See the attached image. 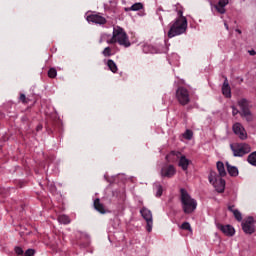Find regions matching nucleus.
Listing matches in <instances>:
<instances>
[{
	"mask_svg": "<svg viewBox=\"0 0 256 256\" xmlns=\"http://www.w3.org/2000/svg\"><path fill=\"white\" fill-rule=\"evenodd\" d=\"M180 201L182 203V210L186 215L193 213L197 209V200L193 199L186 189H180Z\"/></svg>",
	"mask_w": 256,
	"mask_h": 256,
	"instance_id": "1",
	"label": "nucleus"
},
{
	"mask_svg": "<svg viewBox=\"0 0 256 256\" xmlns=\"http://www.w3.org/2000/svg\"><path fill=\"white\" fill-rule=\"evenodd\" d=\"M187 31V18H177L174 22L170 24V29L168 31L169 39L177 37L178 35H183Z\"/></svg>",
	"mask_w": 256,
	"mask_h": 256,
	"instance_id": "2",
	"label": "nucleus"
},
{
	"mask_svg": "<svg viewBox=\"0 0 256 256\" xmlns=\"http://www.w3.org/2000/svg\"><path fill=\"white\" fill-rule=\"evenodd\" d=\"M230 149L233 153V157H245V155H249L251 146L247 143H233L230 144Z\"/></svg>",
	"mask_w": 256,
	"mask_h": 256,
	"instance_id": "3",
	"label": "nucleus"
},
{
	"mask_svg": "<svg viewBox=\"0 0 256 256\" xmlns=\"http://www.w3.org/2000/svg\"><path fill=\"white\" fill-rule=\"evenodd\" d=\"M238 105L241 109L240 116L246 119L247 123H251L253 121V113H251L249 100L242 98L238 101Z\"/></svg>",
	"mask_w": 256,
	"mask_h": 256,
	"instance_id": "4",
	"label": "nucleus"
},
{
	"mask_svg": "<svg viewBox=\"0 0 256 256\" xmlns=\"http://www.w3.org/2000/svg\"><path fill=\"white\" fill-rule=\"evenodd\" d=\"M176 99L183 107H185V105H189V103H191V95L189 94V90H187L185 87H179L176 90Z\"/></svg>",
	"mask_w": 256,
	"mask_h": 256,
	"instance_id": "5",
	"label": "nucleus"
},
{
	"mask_svg": "<svg viewBox=\"0 0 256 256\" xmlns=\"http://www.w3.org/2000/svg\"><path fill=\"white\" fill-rule=\"evenodd\" d=\"M114 33L116 34L117 43L119 45H123V47H131V42H129V37L123 28L117 27L114 29Z\"/></svg>",
	"mask_w": 256,
	"mask_h": 256,
	"instance_id": "6",
	"label": "nucleus"
},
{
	"mask_svg": "<svg viewBox=\"0 0 256 256\" xmlns=\"http://www.w3.org/2000/svg\"><path fill=\"white\" fill-rule=\"evenodd\" d=\"M209 182L214 185L218 193H223L225 191V180L222 177L215 175V173H210Z\"/></svg>",
	"mask_w": 256,
	"mask_h": 256,
	"instance_id": "7",
	"label": "nucleus"
},
{
	"mask_svg": "<svg viewBox=\"0 0 256 256\" xmlns=\"http://www.w3.org/2000/svg\"><path fill=\"white\" fill-rule=\"evenodd\" d=\"M140 214L146 221V231H148V233H151V231H153V213H151V210L143 207L140 210Z\"/></svg>",
	"mask_w": 256,
	"mask_h": 256,
	"instance_id": "8",
	"label": "nucleus"
},
{
	"mask_svg": "<svg viewBox=\"0 0 256 256\" xmlns=\"http://www.w3.org/2000/svg\"><path fill=\"white\" fill-rule=\"evenodd\" d=\"M171 155H174L179 159V167H181L182 171H187L189 169V165L191 164V160L187 159V157H185L184 155H181V152H175L172 151L169 155L166 156V159H169V157H171Z\"/></svg>",
	"mask_w": 256,
	"mask_h": 256,
	"instance_id": "9",
	"label": "nucleus"
},
{
	"mask_svg": "<svg viewBox=\"0 0 256 256\" xmlns=\"http://www.w3.org/2000/svg\"><path fill=\"white\" fill-rule=\"evenodd\" d=\"M242 229L246 235H253L255 233V219L249 216L242 222Z\"/></svg>",
	"mask_w": 256,
	"mask_h": 256,
	"instance_id": "10",
	"label": "nucleus"
},
{
	"mask_svg": "<svg viewBox=\"0 0 256 256\" xmlns=\"http://www.w3.org/2000/svg\"><path fill=\"white\" fill-rule=\"evenodd\" d=\"M235 135H238L239 139H241L242 141H245V139H247V131H245V128L243 127V125H241V123L236 122L233 127H232Z\"/></svg>",
	"mask_w": 256,
	"mask_h": 256,
	"instance_id": "11",
	"label": "nucleus"
},
{
	"mask_svg": "<svg viewBox=\"0 0 256 256\" xmlns=\"http://www.w3.org/2000/svg\"><path fill=\"white\" fill-rule=\"evenodd\" d=\"M88 23H95L96 25H105L107 23V19L101 16V14H90L87 16Z\"/></svg>",
	"mask_w": 256,
	"mask_h": 256,
	"instance_id": "12",
	"label": "nucleus"
},
{
	"mask_svg": "<svg viewBox=\"0 0 256 256\" xmlns=\"http://www.w3.org/2000/svg\"><path fill=\"white\" fill-rule=\"evenodd\" d=\"M175 173H177V170L175 169V166L173 165H165L161 169V176L167 177L168 179H171V177H174Z\"/></svg>",
	"mask_w": 256,
	"mask_h": 256,
	"instance_id": "13",
	"label": "nucleus"
},
{
	"mask_svg": "<svg viewBox=\"0 0 256 256\" xmlns=\"http://www.w3.org/2000/svg\"><path fill=\"white\" fill-rule=\"evenodd\" d=\"M217 228L224 233V235H227L228 237H233L235 235V228L231 225H222L218 224Z\"/></svg>",
	"mask_w": 256,
	"mask_h": 256,
	"instance_id": "14",
	"label": "nucleus"
},
{
	"mask_svg": "<svg viewBox=\"0 0 256 256\" xmlns=\"http://www.w3.org/2000/svg\"><path fill=\"white\" fill-rule=\"evenodd\" d=\"M227 5H229V0H219L218 3L214 5V9H216L220 15H225L227 11L225 7H227Z\"/></svg>",
	"mask_w": 256,
	"mask_h": 256,
	"instance_id": "15",
	"label": "nucleus"
},
{
	"mask_svg": "<svg viewBox=\"0 0 256 256\" xmlns=\"http://www.w3.org/2000/svg\"><path fill=\"white\" fill-rule=\"evenodd\" d=\"M226 168L230 177H237L239 175V169L236 166L229 164V162H226Z\"/></svg>",
	"mask_w": 256,
	"mask_h": 256,
	"instance_id": "16",
	"label": "nucleus"
},
{
	"mask_svg": "<svg viewBox=\"0 0 256 256\" xmlns=\"http://www.w3.org/2000/svg\"><path fill=\"white\" fill-rule=\"evenodd\" d=\"M94 209L98 211V213L105 215V206L101 203V200L99 198H96L94 200Z\"/></svg>",
	"mask_w": 256,
	"mask_h": 256,
	"instance_id": "17",
	"label": "nucleus"
},
{
	"mask_svg": "<svg viewBox=\"0 0 256 256\" xmlns=\"http://www.w3.org/2000/svg\"><path fill=\"white\" fill-rule=\"evenodd\" d=\"M222 93L225 95L227 98L231 97V87L229 86V81L227 78H225V81L222 86Z\"/></svg>",
	"mask_w": 256,
	"mask_h": 256,
	"instance_id": "18",
	"label": "nucleus"
},
{
	"mask_svg": "<svg viewBox=\"0 0 256 256\" xmlns=\"http://www.w3.org/2000/svg\"><path fill=\"white\" fill-rule=\"evenodd\" d=\"M217 171L219 173V177H226L227 176V171L225 170V164L223 162L218 161L216 164Z\"/></svg>",
	"mask_w": 256,
	"mask_h": 256,
	"instance_id": "19",
	"label": "nucleus"
},
{
	"mask_svg": "<svg viewBox=\"0 0 256 256\" xmlns=\"http://www.w3.org/2000/svg\"><path fill=\"white\" fill-rule=\"evenodd\" d=\"M107 67H108V69H110V71L112 73H117V71H119V68L117 67V64L112 59H109L107 61Z\"/></svg>",
	"mask_w": 256,
	"mask_h": 256,
	"instance_id": "20",
	"label": "nucleus"
},
{
	"mask_svg": "<svg viewBox=\"0 0 256 256\" xmlns=\"http://www.w3.org/2000/svg\"><path fill=\"white\" fill-rule=\"evenodd\" d=\"M58 221L59 223H62V225H69V223H71V218L65 214H62L58 216Z\"/></svg>",
	"mask_w": 256,
	"mask_h": 256,
	"instance_id": "21",
	"label": "nucleus"
},
{
	"mask_svg": "<svg viewBox=\"0 0 256 256\" xmlns=\"http://www.w3.org/2000/svg\"><path fill=\"white\" fill-rule=\"evenodd\" d=\"M143 9V3L137 2L133 4L130 8H126V11H141Z\"/></svg>",
	"mask_w": 256,
	"mask_h": 256,
	"instance_id": "22",
	"label": "nucleus"
},
{
	"mask_svg": "<svg viewBox=\"0 0 256 256\" xmlns=\"http://www.w3.org/2000/svg\"><path fill=\"white\" fill-rule=\"evenodd\" d=\"M247 161L250 165H253V167H256V151L248 155Z\"/></svg>",
	"mask_w": 256,
	"mask_h": 256,
	"instance_id": "23",
	"label": "nucleus"
},
{
	"mask_svg": "<svg viewBox=\"0 0 256 256\" xmlns=\"http://www.w3.org/2000/svg\"><path fill=\"white\" fill-rule=\"evenodd\" d=\"M48 77H49L50 79H55V78L57 77V69H55V68H50V69L48 70Z\"/></svg>",
	"mask_w": 256,
	"mask_h": 256,
	"instance_id": "24",
	"label": "nucleus"
},
{
	"mask_svg": "<svg viewBox=\"0 0 256 256\" xmlns=\"http://www.w3.org/2000/svg\"><path fill=\"white\" fill-rule=\"evenodd\" d=\"M183 137H184V139L191 141V139H193V131L186 130L185 133L183 134Z\"/></svg>",
	"mask_w": 256,
	"mask_h": 256,
	"instance_id": "25",
	"label": "nucleus"
},
{
	"mask_svg": "<svg viewBox=\"0 0 256 256\" xmlns=\"http://www.w3.org/2000/svg\"><path fill=\"white\" fill-rule=\"evenodd\" d=\"M233 215L236 221H243V216L241 215V212H239V210H234Z\"/></svg>",
	"mask_w": 256,
	"mask_h": 256,
	"instance_id": "26",
	"label": "nucleus"
},
{
	"mask_svg": "<svg viewBox=\"0 0 256 256\" xmlns=\"http://www.w3.org/2000/svg\"><path fill=\"white\" fill-rule=\"evenodd\" d=\"M102 55H104V57H111V55H113V53L111 52V47H106L103 50Z\"/></svg>",
	"mask_w": 256,
	"mask_h": 256,
	"instance_id": "27",
	"label": "nucleus"
},
{
	"mask_svg": "<svg viewBox=\"0 0 256 256\" xmlns=\"http://www.w3.org/2000/svg\"><path fill=\"white\" fill-rule=\"evenodd\" d=\"M19 101H21V103H23L24 105H27V103H29V99L23 93L20 94Z\"/></svg>",
	"mask_w": 256,
	"mask_h": 256,
	"instance_id": "28",
	"label": "nucleus"
},
{
	"mask_svg": "<svg viewBox=\"0 0 256 256\" xmlns=\"http://www.w3.org/2000/svg\"><path fill=\"white\" fill-rule=\"evenodd\" d=\"M181 229H183L184 231H192L191 224H189V222L182 223Z\"/></svg>",
	"mask_w": 256,
	"mask_h": 256,
	"instance_id": "29",
	"label": "nucleus"
},
{
	"mask_svg": "<svg viewBox=\"0 0 256 256\" xmlns=\"http://www.w3.org/2000/svg\"><path fill=\"white\" fill-rule=\"evenodd\" d=\"M161 195H163V186L158 185L157 186L156 197H161Z\"/></svg>",
	"mask_w": 256,
	"mask_h": 256,
	"instance_id": "30",
	"label": "nucleus"
},
{
	"mask_svg": "<svg viewBox=\"0 0 256 256\" xmlns=\"http://www.w3.org/2000/svg\"><path fill=\"white\" fill-rule=\"evenodd\" d=\"M15 253H16V255H18V256H23L25 252L23 251V248H21V247H15Z\"/></svg>",
	"mask_w": 256,
	"mask_h": 256,
	"instance_id": "31",
	"label": "nucleus"
},
{
	"mask_svg": "<svg viewBox=\"0 0 256 256\" xmlns=\"http://www.w3.org/2000/svg\"><path fill=\"white\" fill-rule=\"evenodd\" d=\"M108 43H111V44L117 43V34H115V30L113 31V36H112V38L109 40Z\"/></svg>",
	"mask_w": 256,
	"mask_h": 256,
	"instance_id": "32",
	"label": "nucleus"
},
{
	"mask_svg": "<svg viewBox=\"0 0 256 256\" xmlns=\"http://www.w3.org/2000/svg\"><path fill=\"white\" fill-rule=\"evenodd\" d=\"M33 255H35V250L33 249H28L24 253V256H33Z\"/></svg>",
	"mask_w": 256,
	"mask_h": 256,
	"instance_id": "33",
	"label": "nucleus"
},
{
	"mask_svg": "<svg viewBox=\"0 0 256 256\" xmlns=\"http://www.w3.org/2000/svg\"><path fill=\"white\" fill-rule=\"evenodd\" d=\"M239 113L241 114V112L235 106H232L233 117H235L236 115H239Z\"/></svg>",
	"mask_w": 256,
	"mask_h": 256,
	"instance_id": "34",
	"label": "nucleus"
},
{
	"mask_svg": "<svg viewBox=\"0 0 256 256\" xmlns=\"http://www.w3.org/2000/svg\"><path fill=\"white\" fill-rule=\"evenodd\" d=\"M178 19H186L185 16H183V11H178Z\"/></svg>",
	"mask_w": 256,
	"mask_h": 256,
	"instance_id": "35",
	"label": "nucleus"
},
{
	"mask_svg": "<svg viewBox=\"0 0 256 256\" xmlns=\"http://www.w3.org/2000/svg\"><path fill=\"white\" fill-rule=\"evenodd\" d=\"M235 205H231V206H228V211H231V213H233V211H235Z\"/></svg>",
	"mask_w": 256,
	"mask_h": 256,
	"instance_id": "36",
	"label": "nucleus"
},
{
	"mask_svg": "<svg viewBox=\"0 0 256 256\" xmlns=\"http://www.w3.org/2000/svg\"><path fill=\"white\" fill-rule=\"evenodd\" d=\"M43 129V125H38L37 127H36V131H41Z\"/></svg>",
	"mask_w": 256,
	"mask_h": 256,
	"instance_id": "37",
	"label": "nucleus"
},
{
	"mask_svg": "<svg viewBox=\"0 0 256 256\" xmlns=\"http://www.w3.org/2000/svg\"><path fill=\"white\" fill-rule=\"evenodd\" d=\"M249 54L253 56V55H256V52H255V50H250Z\"/></svg>",
	"mask_w": 256,
	"mask_h": 256,
	"instance_id": "38",
	"label": "nucleus"
},
{
	"mask_svg": "<svg viewBox=\"0 0 256 256\" xmlns=\"http://www.w3.org/2000/svg\"><path fill=\"white\" fill-rule=\"evenodd\" d=\"M224 26H225V28H226L227 30H229V25L226 24V22L224 23Z\"/></svg>",
	"mask_w": 256,
	"mask_h": 256,
	"instance_id": "39",
	"label": "nucleus"
},
{
	"mask_svg": "<svg viewBox=\"0 0 256 256\" xmlns=\"http://www.w3.org/2000/svg\"><path fill=\"white\" fill-rule=\"evenodd\" d=\"M236 33H239V35H241V30L240 29H236Z\"/></svg>",
	"mask_w": 256,
	"mask_h": 256,
	"instance_id": "40",
	"label": "nucleus"
},
{
	"mask_svg": "<svg viewBox=\"0 0 256 256\" xmlns=\"http://www.w3.org/2000/svg\"><path fill=\"white\" fill-rule=\"evenodd\" d=\"M89 243L83 244L82 247H87Z\"/></svg>",
	"mask_w": 256,
	"mask_h": 256,
	"instance_id": "41",
	"label": "nucleus"
}]
</instances>
